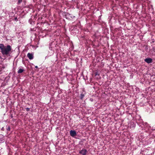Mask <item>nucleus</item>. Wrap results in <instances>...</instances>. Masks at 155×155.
I'll return each instance as SVG.
<instances>
[{
    "instance_id": "20",
    "label": "nucleus",
    "mask_w": 155,
    "mask_h": 155,
    "mask_svg": "<svg viewBox=\"0 0 155 155\" xmlns=\"http://www.w3.org/2000/svg\"><path fill=\"white\" fill-rule=\"evenodd\" d=\"M35 68H38V67L37 66H35Z\"/></svg>"
},
{
    "instance_id": "14",
    "label": "nucleus",
    "mask_w": 155,
    "mask_h": 155,
    "mask_svg": "<svg viewBox=\"0 0 155 155\" xmlns=\"http://www.w3.org/2000/svg\"><path fill=\"white\" fill-rule=\"evenodd\" d=\"M94 74H95V76H97L98 75H99V74L98 73V71H96V72H95V73Z\"/></svg>"
},
{
    "instance_id": "6",
    "label": "nucleus",
    "mask_w": 155,
    "mask_h": 155,
    "mask_svg": "<svg viewBox=\"0 0 155 155\" xmlns=\"http://www.w3.org/2000/svg\"><path fill=\"white\" fill-rule=\"evenodd\" d=\"M27 56L30 60L33 59L34 58L33 54L32 53H29L28 54Z\"/></svg>"
},
{
    "instance_id": "21",
    "label": "nucleus",
    "mask_w": 155,
    "mask_h": 155,
    "mask_svg": "<svg viewBox=\"0 0 155 155\" xmlns=\"http://www.w3.org/2000/svg\"><path fill=\"white\" fill-rule=\"evenodd\" d=\"M150 6L152 8V5H150Z\"/></svg>"
},
{
    "instance_id": "8",
    "label": "nucleus",
    "mask_w": 155,
    "mask_h": 155,
    "mask_svg": "<svg viewBox=\"0 0 155 155\" xmlns=\"http://www.w3.org/2000/svg\"><path fill=\"white\" fill-rule=\"evenodd\" d=\"M5 139L4 136L2 135H0V143H3L4 142Z\"/></svg>"
},
{
    "instance_id": "2",
    "label": "nucleus",
    "mask_w": 155,
    "mask_h": 155,
    "mask_svg": "<svg viewBox=\"0 0 155 155\" xmlns=\"http://www.w3.org/2000/svg\"><path fill=\"white\" fill-rule=\"evenodd\" d=\"M143 125L145 127L146 132L150 133L152 132V130H151L150 127L149 126V125L147 123H145Z\"/></svg>"
},
{
    "instance_id": "9",
    "label": "nucleus",
    "mask_w": 155,
    "mask_h": 155,
    "mask_svg": "<svg viewBox=\"0 0 155 155\" xmlns=\"http://www.w3.org/2000/svg\"><path fill=\"white\" fill-rule=\"evenodd\" d=\"M22 68H19L18 70V74L21 73L24 71V70L23 67H21Z\"/></svg>"
},
{
    "instance_id": "1",
    "label": "nucleus",
    "mask_w": 155,
    "mask_h": 155,
    "mask_svg": "<svg viewBox=\"0 0 155 155\" xmlns=\"http://www.w3.org/2000/svg\"><path fill=\"white\" fill-rule=\"evenodd\" d=\"M12 50V48L10 45H8L6 48L5 47L1 51L2 54L4 55H8L10 52Z\"/></svg>"
},
{
    "instance_id": "17",
    "label": "nucleus",
    "mask_w": 155,
    "mask_h": 155,
    "mask_svg": "<svg viewBox=\"0 0 155 155\" xmlns=\"http://www.w3.org/2000/svg\"><path fill=\"white\" fill-rule=\"evenodd\" d=\"M52 44L51 43V45H50V47H49V48H50V49L51 50H52V48L51 47V45Z\"/></svg>"
},
{
    "instance_id": "13",
    "label": "nucleus",
    "mask_w": 155,
    "mask_h": 155,
    "mask_svg": "<svg viewBox=\"0 0 155 155\" xmlns=\"http://www.w3.org/2000/svg\"><path fill=\"white\" fill-rule=\"evenodd\" d=\"M6 130L8 131L10 130V127L9 126H6Z\"/></svg>"
},
{
    "instance_id": "18",
    "label": "nucleus",
    "mask_w": 155,
    "mask_h": 155,
    "mask_svg": "<svg viewBox=\"0 0 155 155\" xmlns=\"http://www.w3.org/2000/svg\"><path fill=\"white\" fill-rule=\"evenodd\" d=\"M15 21H18L17 18L16 17L15 18Z\"/></svg>"
},
{
    "instance_id": "4",
    "label": "nucleus",
    "mask_w": 155,
    "mask_h": 155,
    "mask_svg": "<svg viewBox=\"0 0 155 155\" xmlns=\"http://www.w3.org/2000/svg\"><path fill=\"white\" fill-rule=\"evenodd\" d=\"M70 134L72 137H74L77 135L76 132L74 130H71L70 131Z\"/></svg>"
},
{
    "instance_id": "16",
    "label": "nucleus",
    "mask_w": 155,
    "mask_h": 155,
    "mask_svg": "<svg viewBox=\"0 0 155 155\" xmlns=\"http://www.w3.org/2000/svg\"><path fill=\"white\" fill-rule=\"evenodd\" d=\"M26 109L27 111H28L29 110L30 108H26Z\"/></svg>"
},
{
    "instance_id": "15",
    "label": "nucleus",
    "mask_w": 155,
    "mask_h": 155,
    "mask_svg": "<svg viewBox=\"0 0 155 155\" xmlns=\"http://www.w3.org/2000/svg\"><path fill=\"white\" fill-rule=\"evenodd\" d=\"M18 2L19 3H20L21 2L22 0H18Z\"/></svg>"
},
{
    "instance_id": "7",
    "label": "nucleus",
    "mask_w": 155,
    "mask_h": 155,
    "mask_svg": "<svg viewBox=\"0 0 155 155\" xmlns=\"http://www.w3.org/2000/svg\"><path fill=\"white\" fill-rule=\"evenodd\" d=\"M144 61L148 64L152 62V59L150 58H147L145 59Z\"/></svg>"
},
{
    "instance_id": "5",
    "label": "nucleus",
    "mask_w": 155,
    "mask_h": 155,
    "mask_svg": "<svg viewBox=\"0 0 155 155\" xmlns=\"http://www.w3.org/2000/svg\"><path fill=\"white\" fill-rule=\"evenodd\" d=\"M142 6L143 8H144V9H145L144 8L145 7H148H148L149 6L148 2L147 0H146L142 4Z\"/></svg>"
},
{
    "instance_id": "3",
    "label": "nucleus",
    "mask_w": 155,
    "mask_h": 155,
    "mask_svg": "<svg viewBox=\"0 0 155 155\" xmlns=\"http://www.w3.org/2000/svg\"><path fill=\"white\" fill-rule=\"evenodd\" d=\"M87 152V151L86 149H83L79 151V153L82 155H86Z\"/></svg>"
},
{
    "instance_id": "12",
    "label": "nucleus",
    "mask_w": 155,
    "mask_h": 155,
    "mask_svg": "<svg viewBox=\"0 0 155 155\" xmlns=\"http://www.w3.org/2000/svg\"><path fill=\"white\" fill-rule=\"evenodd\" d=\"M84 96H85V95L84 94H81L80 96V99L81 100H82L83 99V98H84Z\"/></svg>"
},
{
    "instance_id": "10",
    "label": "nucleus",
    "mask_w": 155,
    "mask_h": 155,
    "mask_svg": "<svg viewBox=\"0 0 155 155\" xmlns=\"http://www.w3.org/2000/svg\"><path fill=\"white\" fill-rule=\"evenodd\" d=\"M130 125L131 128H134L135 127V124L134 123L131 122L130 123Z\"/></svg>"
},
{
    "instance_id": "11",
    "label": "nucleus",
    "mask_w": 155,
    "mask_h": 155,
    "mask_svg": "<svg viewBox=\"0 0 155 155\" xmlns=\"http://www.w3.org/2000/svg\"><path fill=\"white\" fill-rule=\"evenodd\" d=\"M5 48V47L4 45L2 44H0V49L1 50V51Z\"/></svg>"
},
{
    "instance_id": "19",
    "label": "nucleus",
    "mask_w": 155,
    "mask_h": 155,
    "mask_svg": "<svg viewBox=\"0 0 155 155\" xmlns=\"http://www.w3.org/2000/svg\"><path fill=\"white\" fill-rule=\"evenodd\" d=\"M1 130H3L4 131V128L3 127H2V129H1Z\"/></svg>"
}]
</instances>
